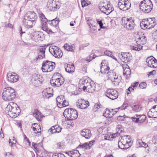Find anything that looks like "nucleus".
<instances>
[{"label":"nucleus","instance_id":"nucleus-1","mask_svg":"<svg viewBox=\"0 0 157 157\" xmlns=\"http://www.w3.org/2000/svg\"><path fill=\"white\" fill-rule=\"evenodd\" d=\"M101 72L103 74H108V78L112 82H115L114 84H118L121 80V77L116 75V73L113 70L109 71L110 68L103 62L101 63L100 66Z\"/></svg>","mask_w":157,"mask_h":157},{"label":"nucleus","instance_id":"nucleus-2","mask_svg":"<svg viewBox=\"0 0 157 157\" xmlns=\"http://www.w3.org/2000/svg\"><path fill=\"white\" fill-rule=\"evenodd\" d=\"M37 19V16L34 11L28 12L24 15L23 23L26 27L32 28L35 25Z\"/></svg>","mask_w":157,"mask_h":157},{"label":"nucleus","instance_id":"nucleus-3","mask_svg":"<svg viewBox=\"0 0 157 157\" xmlns=\"http://www.w3.org/2000/svg\"><path fill=\"white\" fill-rule=\"evenodd\" d=\"M7 114L13 118L16 117L20 113V110L17 105L13 102H11L6 108Z\"/></svg>","mask_w":157,"mask_h":157},{"label":"nucleus","instance_id":"nucleus-4","mask_svg":"<svg viewBox=\"0 0 157 157\" xmlns=\"http://www.w3.org/2000/svg\"><path fill=\"white\" fill-rule=\"evenodd\" d=\"M15 92V90L11 87L5 88L2 94V99L6 101L13 100L16 97Z\"/></svg>","mask_w":157,"mask_h":157},{"label":"nucleus","instance_id":"nucleus-5","mask_svg":"<svg viewBox=\"0 0 157 157\" xmlns=\"http://www.w3.org/2000/svg\"><path fill=\"white\" fill-rule=\"evenodd\" d=\"M131 139L129 136H122L118 141V147L121 149H127L131 146Z\"/></svg>","mask_w":157,"mask_h":157},{"label":"nucleus","instance_id":"nucleus-6","mask_svg":"<svg viewBox=\"0 0 157 157\" xmlns=\"http://www.w3.org/2000/svg\"><path fill=\"white\" fill-rule=\"evenodd\" d=\"M121 24L128 30H133L136 26L134 20L132 17H123L121 19Z\"/></svg>","mask_w":157,"mask_h":157},{"label":"nucleus","instance_id":"nucleus-7","mask_svg":"<svg viewBox=\"0 0 157 157\" xmlns=\"http://www.w3.org/2000/svg\"><path fill=\"white\" fill-rule=\"evenodd\" d=\"M64 116L70 120H75L78 116V113L75 109L69 108L65 110L63 112Z\"/></svg>","mask_w":157,"mask_h":157},{"label":"nucleus","instance_id":"nucleus-8","mask_svg":"<svg viewBox=\"0 0 157 157\" xmlns=\"http://www.w3.org/2000/svg\"><path fill=\"white\" fill-rule=\"evenodd\" d=\"M153 5L150 0H144L140 4V9L145 13L150 12L152 8Z\"/></svg>","mask_w":157,"mask_h":157},{"label":"nucleus","instance_id":"nucleus-9","mask_svg":"<svg viewBox=\"0 0 157 157\" xmlns=\"http://www.w3.org/2000/svg\"><path fill=\"white\" fill-rule=\"evenodd\" d=\"M55 65V62L46 60L43 62L41 69L44 72H49L53 70Z\"/></svg>","mask_w":157,"mask_h":157},{"label":"nucleus","instance_id":"nucleus-10","mask_svg":"<svg viewBox=\"0 0 157 157\" xmlns=\"http://www.w3.org/2000/svg\"><path fill=\"white\" fill-rule=\"evenodd\" d=\"M49 50L50 53L56 58L60 59L62 56L63 52L59 48L52 46L49 47Z\"/></svg>","mask_w":157,"mask_h":157},{"label":"nucleus","instance_id":"nucleus-11","mask_svg":"<svg viewBox=\"0 0 157 157\" xmlns=\"http://www.w3.org/2000/svg\"><path fill=\"white\" fill-rule=\"evenodd\" d=\"M39 17L41 22V27L42 29L48 33H53L52 30L47 27V22L48 23V20L46 18L44 15L42 13H41L39 14Z\"/></svg>","mask_w":157,"mask_h":157},{"label":"nucleus","instance_id":"nucleus-12","mask_svg":"<svg viewBox=\"0 0 157 157\" xmlns=\"http://www.w3.org/2000/svg\"><path fill=\"white\" fill-rule=\"evenodd\" d=\"M99 5L100 10L107 15L109 14L114 10L113 8L111 7L110 5L108 4L102 3H101Z\"/></svg>","mask_w":157,"mask_h":157},{"label":"nucleus","instance_id":"nucleus-13","mask_svg":"<svg viewBox=\"0 0 157 157\" xmlns=\"http://www.w3.org/2000/svg\"><path fill=\"white\" fill-rule=\"evenodd\" d=\"M60 3L58 0H52L48 1L47 6L50 10H56L60 7Z\"/></svg>","mask_w":157,"mask_h":157},{"label":"nucleus","instance_id":"nucleus-14","mask_svg":"<svg viewBox=\"0 0 157 157\" xmlns=\"http://www.w3.org/2000/svg\"><path fill=\"white\" fill-rule=\"evenodd\" d=\"M105 94L106 97L112 100L115 99L118 97L117 91L113 89H108L105 92Z\"/></svg>","mask_w":157,"mask_h":157},{"label":"nucleus","instance_id":"nucleus-15","mask_svg":"<svg viewBox=\"0 0 157 157\" xmlns=\"http://www.w3.org/2000/svg\"><path fill=\"white\" fill-rule=\"evenodd\" d=\"M43 78L40 74H33L32 76L31 82L34 86H37L42 83Z\"/></svg>","mask_w":157,"mask_h":157},{"label":"nucleus","instance_id":"nucleus-16","mask_svg":"<svg viewBox=\"0 0 157 157\" xmlns=\"http://www.w3.org/2000/svg\"><path fill=\"white\" fill-rule=\"evenodd\" d=\"M64 80L63 77L53 78L50 80L51 85L55 87H59L63 84Z\"/></svg>","mask_w":157,"mask_h":157},{"label":"nucleus","instance_id":"nucleus-17","mask_svg":"<svg viewBox=\"0 0 157 157\" xmlns=\"http://www.w3.org/2000/svg\"><path fill=\"white\" fill-rule=\"evenodd\" d=\"M136 43L144 45L146 44L147 42V38L144 34L140 33L136 35Z\"/></svg>","mask_w":157,"mask_h":157},{"label":"nucleus","instance_id":"nucleus-18","mask_svg":"<svg viewBox=\"0 0 157 157\" xmlns=\"http://www.w3.org/2000/svg\"><path fill=\"white\" fill-rule=\"evenodd\" d=\"M8 81L10 82H15L19 79L18 75L15 73L9 72L7 74Z\"/></svg>","mask_w":157,"mask_h":157},{"label":"nucleus","instance_id":"nucleus-19","mask_svg":"<svg viewBox=\"0 0 157 157\" xmlns=\"http://www.w3.org/2000/svg\"><path fill=\"white\" fill-rule=\"evenodd\" d=\"M92 81L89 77H85L80 80L79 83V86L80 89L84 88L88 83H91Z\"/></svg>","mask_w":157,"mask_h":157},{"label":"nucleus","instance_id":"nucleus-20","mask_svg":"<svg viewBox=\"0 0 157 157\" xmlns=\"http://www.w3.org/2000/svg\"><path fill=\"white\" fill-rule=\"evenodd\" d=\"M146 117L144 114H136L133 117H131L132 120L135 123H143L146 120Z\"/></svg>","mask_w":157,"mask_h":157},{"label":"nucleus","instance_id":"nucleus-21","mask_svg":"<svg viewBox=\"0 0 157 157\" xmlns=\"http://www.w3.org/2000/svg\"><path fill=\"white\" fill-rule=\"evenodd\" d=\"M130 55L129 53L122 52L119 54L118 56L122 62L127 63L131 59Z\"/></svg>","mask_w":157,"mask_h":157},{"label":"nucleus","instance_id":"nucleus-22","mask_svg":"<svg viewBox=\"0 0 157 157\" xmlns=\"http://www.w3.org/2000/svg\"><path fill=\"white\" fill-rule=\"evenodd\" d=\"M146 62L148 67L153 68H155L157 67V61L153 57L147 58Z\"/></svg>","mask_w":157,"mask_h":157},{"label":"nucleus","instance_id":"nucleus-23","mask_svg":"<svg viewBox=\"0 0 157 157\" xmlns=\"http://www.w3.org/2000/svg\"><path fill=\"white\" fill-rule=\"evenodd\" d=\"M89 102L82 99L78 100L77 106L78 108L81 109H85L89 106Z\"/></svg>","mask_w":157,"mask_h":157},{"label":"nucleus","instance_id":"nucleus-24","mask_svg":"<svg viewBox=\"0 0 157 157\" xmlns=\"http://www.w3.org/2000/svg\"><path fill=\"white\" fill-rule=\"evenodd\" d=\"M42 94L45 98H49L53 95V89L51 88H47L43 91Z\"/></svg>","mask_w":157,"mask_h":157},{"label":"nucleus","instance_id":"nucleus-25","mask_svg":"<svg viewBox=\"0 0 157 157\" xmlns=\"http://www.w3.org/2000/svg\"><path fill=\"white\" fill-rule=\"evenodd\" d=\"M95 85L94 83V82L92 81L91 83H88V85H87L85 88H83L82 89L84 91L90 93H92L95 91Z\"/></svg>","mask_w":157,"mask_h":157},{"label":"nucleus","instance_id":"nucleus-26","mask_svg":"<svg viewBox=\"0 0 157 157\" xmlns=\"http://www.w3.org/2000/svg\"><path fill=\"white\" fill-rule=\"evenodd\" d=\"M62 128L58 125H56L52 126L51 128L48 130V132H51L52 133H54L56 132L59 133L61 132Z\"/></svg>","mask_w":157,"mask_h":157},{"label":"nucleus","instance_id":"nucleus-27","mask_svg":"<svg viewBox=\"0 0 157 157\" xmlns=\"http://www.w3.org/2000/svg\"><path fill=\"white\" fill-rule=\"evenodd\" d=\"M155 20V18H150L146 19L149 29L153 28L155 26L156 24Z\"/></svg>","mask_w":157,"mask_h":157},{"label":"nucleus","instance_id":"nucleus-28","mask_svg":"<svg viewBox=\"0 0 157 157\" xmlns=\"http://www.w3.org/2000/svg\"><path fill=\"white\" fill-rule=\"evenodd\" d=\"M81 135L86 139L90 138L91 135V132L89 129H84L81 132Z\"/></svg>","mask_w":157,"mask_h":157},{"label":"nucleus","instance_id":"nucleus-29","mask_svg":"<svg viewBox=\"0 0 157 157\" xmlns=\"http://www.w3.org/2000/svg\"><path fill=\"white\" fill-rule=\"evenodd\" d=\"M66 154L71 157H79L80 154L77 150L66 152Z\"/></svg>","mask_w":157,"mask_h":157},{"label":"nucleus","instance_id":"nucleus-30","mask_svg":"<svg viewBox=\"0 0 157 157\" xmlns=\"http://www.w3.org/2000/svg\"><path fill=\"white\" fill-rule=\"evenodd\" d=\"M65 69L66 71L70 73H72L75 71V67L73 64L65 65Z\"/></svg>","mask_w":157,"mask_h":157},{"label":"nucleus","instance_id":"nucleus-31","mask_svg":"<svg viewBox=\"0 0 157 157\" xmlns=\"http://www.w3.org/2000/svg\"><path fill=\"white\" fill-rule=\"evenodd\" d=\"M32 128L36 133H40L41 128L40 124H32Z\"/></svg>","mask_w":157,"mask_h":157},{"label":"nucleus","instance_id":"nucleus-32","mask_svg":"<svg viewBox=\"0 0 157 157\" xmlns=\"http://www.w3.org/2000/svg\"><path fill=\"white\" fill-rule=\"evenodd\" d=\"M59 20L57 17L52 20H48V23L51 26L56 27L58 25Z\"/></svg>","mask_w":157,"mask_h":157},{"label":"nucleus","instance_id":"nucleus-33","mask_svg":"<svg viewBox=\"0 0 157 157\" xmlns=\"http://www.w3.org/2000/svg\"><path fill=\"white\" fill-rule=\"evenodd\" d=\"M147 115L149 118H156L157 117V113L154 111L153 109H151L147 113Z\"/></svg>","mask_w":157,"mask_h":157},{"label":"nucleus","instance_id":"nucleus-34","mask_svg":"<svg viewBox=\"0 0 157 157\" xmlns=\"http://www.w3.org/2000/svg\"><path fill=\"white\" fill-rule=\"evenodd\" d=\"M64 99V97L62 95L59 96L57 98L56 101L58 107L61 108V105L62 104V103Z\"/></svg>","mask_w":157,"mask_h":157},{"label":"nucleus","instance_id":"nucleus-35","mask_svg":"<svg viewBox=\"0 0 157 157\" xmlns=\"http://www.w3.org/2000/svg\"><path fill=\"white\" fill-rule=\"evenodd\" d=\"M130 2L128 0H127L126 2L125 3L123 4V7H121L120 9L123 11H126L129 9L131 7Z\"/></svg>","mask_w":157,"mask_h":157},{"label":"nucleus","instance_id":"nucleus-36","mask_svg":"<svg viewBox=\"0 0 157 157\" xmlns=\"http://www.w3.org/2000/svg\"><path fill=\"white\" fill-rule=\"evenodd\" d=\"M86 22L89 28H91V27H95L97 24L95 20L92 18H89L87 20Z\"/></svg>","mask_w":157,"mask_h":157},{"label":"nucleus","instance_id":"nucleus-37","mask_svg":"<svg viewBox=\"0 0 157 157\" xmlns=\"http://www.w3.org/2000/svg\"><path fill=\"white\" fill-rule=\"evenodd\" d=\"M148 25L146 19H143L140 22V26L142 29H149Z\"/></svg>","mask_w":157,"mask_h":157},{"label":"nucleus","instance_id":"nucleus-38","mask_svg":"<svg viewBox=\"0 0 157 157\" xmlns=\"http://www.w3.org/2000/svg\"><path fill=\"white\" fill-rule=\"evenodd\" d=\"M127 67H126L125 68H124V72H123V74L124 75H126V79H127V78H128V76L130 75L131 74V70L130 68H129V67L126 65Z\"/></svg>","mask_w":157,"mask_h":157},{"label":"nucleus","instance_id":"nucleus-39","mask_svg":"<svg viewBox=\"0 0 157 157\" xmlns=\"http://www.w3.org/2000/svg\"><path fill=\"white\" fill-rule=\"evenodd\" d=\"M142 47L143 46L140 44L136 43L135 46H131V48L133 50L139 51L142 49Z\"/></svg>","mask_w":157,"mask_h":157},{"label":"nucleus","instance_id":"nucleus-40","mask_svg":"<svg viewBox=\"0 0 157 157\" xmlns=\"http://www.w3.org/2000/svg\"><path fill=\"white\" fill-rule=\"evenodd\" d=\"M64 47L66 50L71 52L73 51L75 49V48L73 45H69L67 44H66L64 45Z\"/></svg>","mask_w":157,"mask_h":157},{"label":"nucleus","instance_id":"nucleus-41","mask_svg":"<svg viewBox=\"0 0 157 157\" xmlns=\"http://www.w3.org/2000/svg\"><path fill=\"white\" fill-rule=\"evenodd\" d=\"M33 116L38 121L41 119V113L38 110H35L34 113H33Z\"/></svg>","mask_w":157,"mask_h":157},{"label":"nucleus","instance_id":"nucleus-42","mask_svg":"<svg viewBox=\"0 0 157 157\" xmlns=\"http://www.w3.org/2000/svg\"><path fill=\"white\" fill-rule=\"evenodd\" d=\"M132 110L136 112H138L140 111L141 109V107L138 105H135L132 107Z\"/></svg>","mask_w":157,"mask_h":157},{"label":"nucleus","instance_id":"nucleus-43","mask_svg":"<svg viewBox=\"0 0 157 157\" xmlns=\"http://www.w3.org/2000/svg\"><path fill=\"white\" fill-rule=\"evenodd\" d=\"M93 53L90 54L89 56L87 57L86 58V60L88 62H90L94 59L95 57H96V56L94 53V52L92 51Z\"/></svg>","mask_w":157,"mask_h":157},{"label":"nucleus","instance_id":"nucleus-44","mask_svg":"<svg viewBox=\"0 0 157 157\" xmlns=\"http://www.w3.org/2000/svg\"><path fill=\"white\" fill-rule=\"evenodd\" d=\"M90 145H89V144H88V143H85L84 144H80L79 146V147L83 148L84 149H89L90 148Z\"/></svg>","mask_w":157,"mask_h":157},{"label":"nucleus","instance_id":"nucleus-45","mask_svg":"<svg viewBox=\"0 0 157 157\" xmlns=\"http://www.w3.org/2000/svg\"><path fill=\"white\" fill-rule=\"evenodd\" d=\"M38 33L37 32H34L33 33V34H31L30 33H29V35H30V38L32 39L33 40L35 41L36 40L37 36V35H38Z\"/></svg>","mask_w":157,"mask_h":157},{"label":"nucleus","instance_id":"nucleus-46","mask_svg":"<svg viewBox=\"0 0 157 157\" xmlns=\"http://www.w3.org/2000/svg\"><path fill=\"white\" fill-rule=\"evenodd\" d=\"M105 139L108 140H112L113 138V135L112 134L108 133L105 135Z\"/></svg>","mask_w":157,"mask_h":157},{"label":"nucleus","instance_id":"nucleus-47","mask_svg":"<svg viewBox=\"0 0 157 157\" xmlns=\"http://www.w3.org/2000/svg\"><path fill=\"white\" fill-rule=\"evenodd\" d=\"M44 36L41 33L38 34L37 36V38L35 40V42H38L39 41H42L44 39Z\"/></svg>","mask_w":157,"mask_h":157},{"label":"nucleus","instance_id":"nucleus-48","mask_svg":"<svg viewBox=\"0 0 157 157\" xmlns=\"http://www.w3.org/2000/svg\"><path fill=\"white\" fill-rule=\"evenodd\" d=\"M46 48L44 47L40 48L38 50V52L40 53V55H43L45 56V52Z\"/></svg>","mask_w":157,"mask_h":157},{"label":"nucleus","instance_id":"nucleus-49","mask_svg":"<svg viewBox=\"0 0 157 157\" xmlns=\"http://www.w3.org/2000/svg\"><path fill=\"white\" fill-rule=\"evenodd\" d=\"M137 143H138L139 144V146H140L141 147H146L148 146V145L146 144L145 142H143L141 140H139L137 142Z\"/></svg>","mask_w":157,"mask_h":157},{"label":"nucleus","instance_id":"nucleus-50","mask_svg":"<svg viewBox=\"0 0 157 157\" xmlns=\"http://www.w3.org/2000/svg\"><path fill=\"white\" fill-rule=\"evenodd\" d=\"M45 57V56L43 55H40V53H39L38 52V56L37 57H36V59H35V60L37 61L38 60H40L41 59H42L43 58H44Z\"/></svg>","mask_w":157,"mask_h":157},{"label":"nucleus","instance_id":"nucleus-51","mask_svg":"<svg viewBox=\"0 0 157 157\" xmlns=\"http://www.w3.org/2000/svg\"><path fill=\"white\" fill-rule=\"evenodd\" d=\"M87 2H88V1H87L86 0H83L82 2H81V4L82 7H84L90 4V3L89 2L88 3Z\"/></svg>","mask_w":157,"mask_h":157},{"label":"nucleus","instance_id":"nucleus-52","mask_svg":"<svg viewBox=\"0 0 157 157\" xmlns=\"http://www.w3.org/2000/svg\"><path fill=\"white\" fill-rule=\"evenodd\" d=\"M147 87V83L145 82H141L139 85L140 89H145Z\"/></svg>","mask_w":157,"mask_h":157},{"label":"nucleus","instance_id":"nucleus-53","mask_svg":"<svg viewBox=\"0 0 157 157\" xmlns=\"http://www.w3.org/2000/svg\"><path fill=\"white\" fill-rule=\"evenodd\" d=\"M128 106V104L126 102H124L122 105L120 107H119L118 108L121 110L125 109L127 108Z\"/></svg>","mask_w":157,"mask_h":157},{"label":"nucleus","instance_id":"nucleus-54","mask_svg":"<svg viewBox=\"0 0 157 157\" xmlns=\"http://www.w3.org/2000/svg\"><path fill=\"white\" fill-rule=\"evenodd\" d=\"M69 104L68 102L65 99L63 100V101L62 103V104L61 105V108L64 107L69 105Z\"/></svg>","mask_w":157,"mask_h":157},{"label":"nucleus","instance_id":"nucleus-55","mask_svg":"<svg viewBox=\"0 0 157 157\" xmlns=\"http://www.w3.org/2000/svg\"><path fill=\"white\" fill-rule=\"evenodd\" d=\"M53 157H65L64 154L61 153H55L52 155Z\"/></svg>","mask_w":157,"mask_h":157},{"label":"nucleus","instance_id":"nucleus-56","mask_svg":"<svg viewBox=\"0 0 157 157\" xmlns=\"http://www.w3.org/2000/svg\"><path fill=\"white\" fill-rule=\"evenodd\" d=\"M104 54L108 56H110L111 57H113V55L112 54V53L110 51H106L105 52Z\"/></svg>","mask_w":157,"mask_h":157},{"label":"nucleus","instance_id":"nucleus-57","mask_svg":"<svg viewBox=\"0 0 157 157\" xmlns=\"http://www.w3.org/2000/svg\"><path fill=\"white\" fill-rule=\"evenodd\" d=\"M123 129L121 128V126L120 125H118L117 127V132L118 133V134L120 135V133L122 132Z\"/></svg>","mask_w":157,"mask_h":157},{"label":"nucleus","instance_id":"nucleus-58","mask_svg":"<svg viewBox=\"0 0 157 157\" xmlns=\"http://www.w3.org/2000/svg\"><path fill=\"white\" fill-rule=\"evenodd\" d=\"M108 111V110H106V111L103 114V116L106 118L110 117V116H109V112Z\"/></svg>","mask_w":157,"mask_h":157},{"label":"nucleus","instance_id":"nucleus-59","mask_svg":"<svg viewBox=\"0 0 157 157\" xmlns=\"http://www.w3.org/2000/svg\"><path fill=\"white\" fill-rule=\"evenodd\" d=\"M125 115L123 116H119L117 117V119L118 120L121 121H124L125 119Z\"/></svg>","mask_w":157,"mask_h":157},{"label":"nucleus","instance_id":"nucleus-60","mask_svg":"<svg viewBox=\"0 0 157 157\" xmlns=\"http://www.w3.org/2000/svg\"><path fill=\"white\" fill-rule=\"evenodd\" d=\"M9 144L10 146L11 147H13V145L15 144L17 142L16 140H14V142H13L11 141V139H9Z\"/></svg>","mask_w":157,"mask_h":157},{"label":"nucleus","instance_id":"nucleus-61","mask_svg":"<svg viewBox=\"0 0 157 157\" xmlns=\"http://www.w3.org/2000/svg\"><path fill=\"white\" fill-rule=\"evenodd\" d=\"M138 84V82H136L131 85V87H132V90L133 91L134 89H135L136 87Z\"/></svg>","mask_w":157,"mask_h":157},{"label":"nucleus","instance_id":"nucleus-62","mask_svg":"<svg viewBox=\"0 0 157 157\" xmlns=\"http://www.w3.org/2000/svg\"><path fill=\"white\" fill-rule=\"evenodd\" d=\"M97 22L98 24L99 25V26L101 29L104 28L103 27V24L101 21H97Z\"/></svg>","mask_w":157,"mask_h":157},{"label":"nucleus","instance_id":"nucleus-63","mask_svg":"<svg viewBox=\"0 0 157 157\" xmlns=\"http://www.w3.org/2000/svg\"><path fill=\"white\" fill-rule=\"evenodd\" d=\"M152 142L154 144H157V136H155L153 137Z\"/></svg>","mask_w":157,"mask_h":157},{"label":"nucleus","instance_id":"nucleus-64","mask_svg":"<svg viewBox=\"0 0 157 157\" xmlns=\"http://www.w3.org/2000/svg\"><path fill=\"white\" fill-rule=\"evenodd\" d=\"M6 157H13V155L11 153L8 152L6 153Z\"/></svg>","mask_w":157,"mask_h":157}]
</instances>
